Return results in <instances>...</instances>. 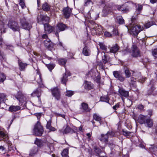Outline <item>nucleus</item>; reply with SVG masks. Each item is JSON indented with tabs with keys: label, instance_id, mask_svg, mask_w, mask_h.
Segmentation results:
<instances>
[{
	"label": "nucleus",
	"instance_id": "f257e3e1",
	"mask_svg": "<svg viewBox=\"0 0 157 157\" xmlns=\"http://www.w3.org/2000/svg\"><path fill=\"white\" fill-rule=\"evenodd\" d=\"M134 20L136 19H133L132 21V18L131 19L132 24L129 26L130 29L129 30L131 34L134 36H136L139 33L143 30V28L140 25H136L133 23Z\"/></svg>",
	"mask_w": 157,
	"mask_h": 157
},
{
	"label": "nucleus",
	"instance_id": "f03ea898",
	"mask_svg": "<svg viewBox=\"0 0 157 157\" xmlns=\"http://www.w3.org/2000/svg\"><path fill=\"white\" fill-rule=\"evenodd\" d=\"M115 133L112 131H109L105 134H101L98 137L99 140L102 142L106 143L108 141L109 137H113L114 136Z\"/></svg>",
	"mask_w": 157,
	"mask_h": 157
},
{
	"label": "nucleus",
	"instance_id": "7ed1b4c3",
	"mask_svg": "<svg viewBox=\"0 0 157 157\" xmlns=\"http://www.w3.org/2000/svg\"><path fill=\"white\" fill-rule=\"evenodd\" d=\"M44 131L43 126L41 125L40 122L38 121L33 129V134L38 136H41Z\"/></svg>",
	"mask_w": 157,
	"mask_h": 157
},
{
	"label": "nucleus",
	"instance_id": "20e7f679",
	"mask_svg": "<svg viewBox=\"0 0 157 157\" xmlns=\"http://www.w3.org/2000/svg\"><path fill=\"white\" fill-rule=\"evenodd\" d=\"M88 77H91L97 82L99 83L101 77L99 73L96 70H91L87 74Z\"/></svg>",
	"mask_w": 157,
	"mask_h": 157
},
{
	"label": "nucleus",
	"instance_id": "39448f33",
	"mask_svg": "<svg viewBox=\"0 0 157 157\" xmlns=\"http://www.w3.org/2000/svg\"><path fill=\"white\" fill-rule=\"evenodd\" d=\"M8 25V27L13 31H18L20 30V27L18 23L15 21H9Z\"/></svg>",
	"mask_w": 157,
	"mask_h": 157
},
{
	"label": "nucleus",
	"instance_id": "423d86ee",
	"mask_svg": "<svg viewBox=\"0 0 157 157\" xmlns=\"http://www.w3.org/2000/svg\"><path fill=\"white\" fill-rule=\"evenodd\" d=\"M131 50V55L133 57L136 58L141 56L140 51L136 46L133 45Z\"/></svg>",
	"mask_w": 157,
	"mask_h": 157
},
{
	"label": "nucleus",
	"instance_id": "0eeeda50",
	"mask_svg": "<svg viewBox=\"0 0 157 157\" xmlns=\"http://www.w3.org/2000/svg\"><path fill=\"white\" fill-rule=\"evenodd\" d=\"M66 28L67 26L64 24L62 23L58 24L56 26V30L55 31L56 36L57 37H59V33L60 31L64 30Z\"/></svg>",
	"mask_w": 157,
	"mask_h": 157
},
{
	"label": "nucleus",
	"instance_id": "6e6552de",
	"mask_svg": "<svg viewBox=\"0 0 157 157\" xmlns=\"http://www.w3.org/2000/svg\"><path fill=\"white\" fill-rule=\"evenodd\" d=\"M21 23L22 28L28 30H29L32 27L31 24L26 21L25 18L23 17L21 19Z\"/></svg>",
	"mask_w": 157,
	"mask_h": 157
},
{
	"label": "nucleus",
	"instance_id": "1a4fd4ad",
	"mask_svg": "<svg viewBox=\"0 0 157 157\" xmlns=\"http://www.w3.org/2000/svg\"><path fill=\"white\" fill-rule=\"evenodd\" d=\"M117 10L124 13L128 12L130 10V7L126 4L117 6Z\"/></svg>",
	"mask_w": 157,
	"mask_h": 157
},
{
	"label": "nucleus",
	"instance_id": "9d476101",
	"mask_svg": "<svg viewBox=\"0 0 157 157\" xmlns=\"http://www.w3.org/2000/svg\"><path fill=\"white\" fill-rule=\"evenodd\" d=\"M136 11L135 13V16H133L132 17V20L133 19H136L137 18V16L138 15L140 14L143 9V6L141 5L137 4L136 5Z\"/></svg>",
	"mask_w": 157,
	"mask_h": 157
},
{
	"label": "nucleus",
	"instance_id": "9b49d317",
	"mask_svg": "<svg viewBox=\"0 0 157 157\" xmlns=\"http://www.w3.org/2000/svg\"><path fill=\"white\" fill-rule=\"evenodd\" d=\"M114 77L121 82H123L125 79V77H123L121 73L117 71H114L113 72Z\"/></svg>",
	"mask_w": 157,
	"mask_h": 157
},
{
	"label": "nucleus",
	"instance_id": "f8f14e48",
	"mask_svg": "<svg viewBox=\"0 0 157 157\" xmlns=\"http://www.w3.org/2000/svg\"><path fill=\"white\" fill-rule=\"evenodd\" d=\"M51 90L53 95L56 99L59 100L60 98V91L58 88L56 87L51 89Z\"/></svg>",
	"mask_w": 157,
	"mask_h": 157
},
{
	"label": "nucleus",
	"instance_id": "ddd939ff",
	"mask_svg": "<svg viewBox=\"0 0 157 157\" xmlns=\"http://www.w3.org/2000/svg\"><path fill=\"white\" fill-rule=\"evenodd\" d=\"M118 95L121 97H126L128 96L129 93L123 88H119L118 90Z\"/></svg>",
	"mask_w": 157,
	"mask_h": 157
},
{
	"label": "nucleus",
	"instance_id": "4468645a",
	"mask_svg": "<svg viewBox=\"0 0 157 157\" xmlns=\"http://www.w3.org/2000/svg\"><path fill=\"white\" fill-rule=\"evenodd\" d=\"M44 44L45 47L49 50H51L53 47V44L49 39H47L44 41Z\"/></svg>",
	"mask_w": 157,
	"mask_h": 157
},
{
	"label": "nucleus",
	"instance_id": "2eb2a0df",
	"mask_svg": "<svg viewBox=\"0 0 157 157\" xmlns=\"http://www.w3.org/2000/svg\"><path fill=\"white\" fill-rule=\"evenodd\" d=\"M104 35L107 37H112L114 36L118 35V33L117 30L113 29L112 33L108 31H105L104 32Z\"/></svg>",
	"mask_w": 157,
	"mask_h": 157
},
{
	"label": "nucleus",
	"instance_id": "dca6fc26",
	"mask_svg": "<svg viewBox=\"0 0 157 157\" xmlns=\"http://www.w3.org/2000/svg\"><path fill=\"white\" fill-rule=\"evenodd\" d=\"M63 12L65 17L66 18H68L71 14V10L67 7L63 9Z\"/></svg>",
	"mask_w": 157,
	"mask_h": 157
},
{
	"label": "nucleus",
	"instance_id": "f3484780",
	"mask_svg": "<svg viewBox=\"0 0 157 157\" xmlns=\"http://www.w3.org/2000/svg\"><path fill=\"white\" fill-rule=\"evenodd\" d=\"M44 27L46 33H50L54 29V28L52 26L48 24H44Z\"/></svg>",
	"mask_w": 157,
	"mask_h": 157
},
{
	"label": "nucleus",
	"instance_id": "a211bd4d",
	"mask_svg": "<svg viewBox=\"0 0 157 157\" xmlns=\"http://www.w3.org/2000/svg\"><path fill=\"white\" fill-rule=\"evenodd\" d=\"M41 90L38 88L31 94V96L33 97L36 96L38 98H40L41 95Z\"/></svg>",
	"mask_w": 157,
	"mask_h": 157
},
{
	"label": "nucleus",
	"instance_id": "6ab92c4d",
	"mask_svg": "<svg viewBox=\"0 0 157 157\" xmlns=\"http://www.w3.org/2000/svg\"><path fill=\"white\" fill-rule=\"evenodd\" d=\"M147 118V116L143 115H140L138 118L139 122L141 124H145L146 120Z\"/></svg>",
	"mask_w": 157,
	"mask_h": 157
},
{
	"label": "nucleus",
	"instance_id": "aec40b11",
	"mask_svg": "<svg viewBox=\"0 0 157 157\" xmlns=\"http://www.w3.org/2000/svg\"><path fill=\"white\" fill-rule=\"evenodd\" d=\"M85 89L87 90H90L94 88V85L90 82L86 81L85 83Z\"/></svg>",
	"mask_w": 157,
	"mask_h": 157
},
{
	"label": "nucleus",
	"instance_id": "412c9836",
	"mask_svg": "<svg viewBox=\"0 0 157 157\" xmlns=\"http://www.w3.org/2000/svg\"><path fill=\"white\" fill-rule=\"evenodd\" d=\"M81 109H83L84 111L87 112H89L90 110V109L88 107V105L84 102L82 103L81 104Z\"/></svg>",
	"mask_w": 157,
	"mask_h": 157
},
{
	"label": "nucleus",
	"instance_id": "4be33fe9",
	"mask_svg": "<svg viewBox=\"0 0 157 157\" xmlns=\"http://www.w3.org/2000/svg\"><path fill=\"white\" fill-rule=\"evenodd\" d=\"M37 19L38 20H39L40 19H41L43 22H44V21L46 22H48L49 20V18L48 17L41 15L38 16Z\"/></svg>",
	"mask_w": 157,
	"mask_h": 157
},
{
	"label": "nucleus",
	"instance_id": "5701e85b",
	"mask_svg": "<svg viewBox=\"0 0 157 157\" xmlns=\"http://www.w3.org/2000/svg\"><path fill=\"white\" fill-rule=\"evenodd\" d=\"M83 54L85 56H89L90 54V51L88 47L85 46L83 49Z\"/></svg>",
	"mask_w": 157,
	"mask_h": 157
},
{
	"label": "nucleus",
	"instance_id": "b1692460",
	"mask_svg": "<svg viewBox=\"0 0 157 157\" xmlns=\"http://www.w3.org/2000/svg\"><path fill=\"white\" fill-rule=\"evenodd\" d=\"M21 94L19 98H17V99L19 100L20 102H23V101H26L28 98V97L25 94H23L21 93H19Z\"/></svg>",
	"mask_w": 157,
	"mask_h": 157
},
{
	"label": "nucleus",
	"instance_id": "393cba45",
	"mask_svg": "<svg viewBox=\"0 0 157 157\" xmlns=\"http://www.w3.org/2000/svg\"><path fill=\"white\" fill-rule=\"evenodd\" d=\"M36 78H38V79L36 80L37 83L39 84V86L40 88H43L44 87V85L41 79V77L40 75H38L36 76Z\"/></svg>",
	"mask_w": 157,
	"mask_h": 157
},
{
	"label": "nucleus",
	"instance_id": "a878e982",
	"mask_svg": "<svg viewBox=\"0 0 157 157\" xmlns=\"http://www.w3.org/2000/svg\"><path fill=\"white\" fill-rule=\"evenodd\" d=\"M116 21L119 24H122L124 23V20L122 17L120 15L117 16L115 18Z\"/></svg>",
	"mask_w": 157,
	"mask_h": 157
},
{
	"label": "nucleus",
	"instance_id": "bb28decb",
	"mask_svg": "<svg viewBox=\"0 0 157 157\" xmlns=\"http://www.w3.org/2000/svg\"><path fill=\"white\" fill-rule=\"evenodd\" d=\"M42 9L45 11H49L50 10V6L47 2L44 3L42 5Z\"/></svg>",
	"mask_w": 157,
	"mask_h": 157
},
{
	"label": "nucleus",
	"instance_id": "cd10ccee",
	"mask_svg": "<svg viewBox=\"0 0 157 157\" xmlns=\"http://www.w3.org/2000/svg\"><path fill=\"white\" fill-rule=\"evenodd\" d=\"M119 49V47L116 44L114 46L111 47L110 49V52L111 53H115L118 51Z\"/></svg>",
	"mask_w": 157,
	"mask_h": 157
},
{
	"label": "nucleus",
	"instance_id": "c85d7f7f",
	"mask_svg": "<svg viewBox=\"0 0 157 157\" xmlns=\"http://www.w3.org/2000/svg\"><path fill=\"white\" fill-rule=\"evenodd\" d=\"M111 8L108 7L107 6H105L103 10V13H104V16H105L107 14L109 13L111 10Z\"/></svg>",
	"mask_w": 157,
	"mask_h": 157
},
{
	"label": "nucleus",
	"instance_id": "c756f323",
	"mask_svg": "<svg viewBox=\"0 0 157 157\" xmlns=\"http://www.w3.org/2000/svg\"><path fill=\"white\" fill-rule=\"evenodd\" d=\"M93 150L96 156H100V154L101 152V151L100 148L96 146H94Z\"/></svg>",
	"mask_w": 157,
	"mask_h": 157
},
{
	"label": "nucleus",
	"instance_id": "7c9ffc66",
	"mask_svg": "<svg viewBox=\"0 0 157 157\" xmlns=\"http://www.w3.org/2000/svg\"><path fill=\"white\" fill-rule=\"evenodd\" d=\"M145 124H146L147 126L149 128H151L153 125V121L151 119L147 118Z\"/></svg>",
	"mask_w": 157,
	"mask_h": 157
},
{
	"label": "nucleus",
	"instance_id": "2f4dec72",
	"mask_svg": "<svg viewBox=\"0 0 157 157\" xmlns=\"http://www.w3.org/2000/svg\"><path fill=\"white\" fill-rule=\"evenodd\" d=\"M20 109V107L18 106H11L9 108V110L11 112H14Z\"/></svg>",
	"mask_w": 157,
	"mask_h": 157
},
{
	"label": "nucleus",
	"instance_id": "473e14b6",
	"mask_svg": "<svg viewBox=\"0 0 157 157\" xmlns=\"http://www.w3.org/2000/svg\"><path fill=\"white\" fill-rule=\"evenodd\" d=\"M35 144H36L39 147H41L44 145L43 141L42 140L37 138L36 139L35 141Z\"/></svg>",
	"mask_w": 157,
	"mask_h": 157
},
{
	"label": "nucleus",
	"instance_id": "72a5a7b5",
	"mask_svg": "<svg viewBox=\"0 0 157 157\" xmlns=\"http://www.w3.org/2000/svg\"><path fill=\"white\" fill-rule=\"evenodd\" d=\"M94 29L96 33L100 32L102 30V27L101 25H98L97 24H95L94 27Z\"/></svg>",
	"mask_w": 157,
	"mask_h": 157
},
{
	"label": "nucleus",
	"instance_id": "f704fd0d",
	"mask_svg": "<svg viewBox=\"0 0 157 157\" xmlns=\"http://www.w3.org/2000/svg\"><path fill=\"white\" fill-rule=\"evenodd\" d=\"M67 60V59H66L61 58L59 59L58 62L59 64L60 65L65 66Z\"/></svg>",
	"mask_w": 157,
	"mask_h": 157
},
{
	"label": "nucleus",
	"instance_id": "c9c22d12",
	"mask_svg": "<svg viewBox=\"0 0 157 157\" xmlns=\"http://www.w3.org/2000/svg\"><path fill=\"white\" fill-rule=\"evenodd\" d=\"M124 70V73L127 78H129L132 76V73L130 72L128 68H125Z\"/></svg>",
	"mask_w": 157,
	"mask_h": 157
},
{
	"label": "nucleus",
	"instance_id": "e433bc0d",
	"mask_svg": "<svg viewBox=\"0 0 157 157\" xmlns=\"http://www.w3.org/2000/svg\"><path fill=\"white\" fill-rule=\"evenodd\" d=\"M6 76L3 73H0V83L3 82L6 79Z\"/></svg>",
	"mask_w": 157,
	"mask_h": 157
},
{
	"label": "nucleus",
	"instance_id": "4c0bfd02",
	"mask_svg": "<svg viewBox=\"0 0 157 157\" xmlns=\"http://www.w3.org/2000/svg\"><path fill=\"white\" fill-rule=\"evenodd\" d=\"M68 150L67 149L63 150L61 155L63 157H68Z\"/></svg>",
	"mask_w": 157,
	"mask_h": 157
},
{
	"label": "nucleus",
	"instance_id": "58836bf2",
	"mask_svg": "<svg viewBox=\"0 0 157 157\" xmlns=\"http://www.w3.org/2000/svg\"><path fill=\"white\" fill-rule=\"evenodd\" d=\"M18 63L20 69L22 70L24 69L27 66V64L26 63H23L19 61Z\"/></svg>",
	"mask_w": 157,
	"mask_h": 157
},
{
	"label": "nucleus",
	"instance_id": "ea45409f",
	"mask_svg": "<svg viewBox=\"0 0 157 157\" xmlns=\"http://www.w3.org/2000/svg\"><path fill=\"white\" fill-rule=\"evenodd\" d=\"M0 137L3 138L5 139H8V135L3 131H0Z\"/></svg>",
	"mask_w": 157,
	"mask_h": 157
},
{
	"label": "nucleus",
	"instance_id": "a19ab883",
	"mask_svg": "<svg viewBox=\"0 0 157 157\" xmlns=\"http://www.w3.org/2000/svg\"><path fill=\"white\" fill-rule=\"evenodd\" d=\"M67 73H65L63 75V78L61 79V82L63 83H65L67 80V76L66 75Z\"/></svg>",
	"mask_w": 157,
	"mask_h": 157
},
{
	"label": "nucleus",
	"instance_id": "79ce46f5",
	"mask_svg": "<svg viewBox=\"0 0 157 157\" xmlns=\"http://www.w3.org/2000/svg\"><path fill=\"white\" fill-rule=\"evenodd\" d=\"M154 22L153 21H151L148 22L147 23H146L144 25V27L146 28H148L151 27L153 25H154Z\"/></svg>",
	"mask_w": 157,
	"mask_h": 157
},
{
	"label": "nucleus",
	"instance_id": "37998d69",
	"mask_svg": "<svg viewBox=\"0 0 157 157\" xmlns=\"http://www.w3.org/2000/svg\"><path fill=\"white\" fill-rule=\"evenodd\" d=\"M93 118L95 121H100L101 120V118L96 114H94L93 116Z\"/></svg>",
	"mask_w": 157,
	"mask_h": 157
},
{
	"label": "nucleus",
	"instance_id": "c03bdc74",
	"mask_svg": "<svg viewBox=\"0 0 157 157\" xmlns=\"http://www.w3.org/2000/svg\"><path fill=\"white\" fill-rule=\"evenodd\" d=\"M74 91L71 90H67L66 93V95L68 97H71L74 94Z\"/></svg>",
	"mask_w": 157,
	"mask_h": 157
},
{
	"label": "nucleus",
	"instance_id": "a18cd8bd",
	"mask_svg": "<svg viewBox=\"0 0 157 157\" xmlns=\"http://www.w3.org/2000/svg\"><path fill=\"white\" fill-rule=\"evenodd\" d=\"M47 67L50 71H51L55 67V65L53 63H49L46 65Z\"/></svg>",
	"mask_w": 157,
	"mask_h": 157
},
{
	"label": "nucleus",
	"instance_id": "49530a36",
	"mask_svg": "<svg viewBox=\"0 0 157 157\" xmlns=\"http://www.w3.org/2000/svg\"><path fill=\"white\" fill-rule=\"evenodd\" d=\"M71 130V128L67 126L64 130L63 133L65 134H67L70 132Z\"/></svg>",
	"mask_w": 157,
	"mask_h": 157
},
{
	"label": "nucleus",
	"instance_id": "de8ad7c7",
	"mask_svg": "<svg viewBox=\"0 0 157 157\" xmlns=\"http://www.w3.org/2000/svg\"><path fill=\"white\" fill-rule=\"evenodd\" d=\"M0 30H2L3 33H4L6 32V29L4 28V24L3 22L0 20Z\"/></svg>",
	"mask_w": 157,
	"mask_h": 157
},
{
	"label": "nucleus",
	"instance_id": "09e8293b",
	"mask_svg": "<svg viewBox=\"0 0 157 157\" xmlns=\"http://www.w3.org/2000/svg\"><path fill=\"white\" fill-rule=\"evenodd\" d=\"M37 151L38 150L36 148H35L33 149H32L31 150V151L30 153V155H33L34 154H36Z\"/></svg>",
	"mask_w": 157,
	"mask_h": 157
},
{
	"label": "nucleus",
	"instance_id": "8fccbe9b",
	"mask_svg": "<svg viewBox=\"0 0 157 157\" xmlns=\"http://www.w3.org/2000/svg\"><path fill=\"white\" fill-rule=\"evenodd\" d=\"M123 134L125 136H130V134L131 133L130 132L127 131H125L124 130H123Z\"/></svg>",
	"mask_w": 157,
	"mask_h": 157
},
{
	"label": "nucleus",
	"instance_id": "3c124183",
	"mask_svg": "<svg viewBox=\"0 0 157 157\" xmlns=\"http://www.w3.org/2000/svg\"><path fill=\"white\" fill-rule=\"evenodd\" d=\"M153 56L155 57H157V50L154 49L152 51Z\"/></svg>",
	"mask_w": 157,
	"mask_h": 157
},
{
	"label": "nucleus",
	"instance_id": "603ef678",
	"mask_svg": "<svg viewBox=\"0 0 157 157\" xmlns=\"http://www.w3.org/2000/svg\"><path fill=\"white\" fill-rule=\"evenodd\" d=\"M91 3L93 4L91 0H86L85 2L84 5L85 6H87Z\"/></svg>",
	"mask_w": 157,
	"mask_h": 157
},
{
	"label": "nucleus",
	"instance_id": "864d4df0",
	"mask_svg": "<svg viewBox=\"0 0 157 157\" xmlns=\"http://www.w3.org/2000/svg\"><path fill=\"white\" fill-rule=\"evenodd\" d=\"M3 33L2 30H0V45H1L2 44L3 42V40L1 36V35H2V33Z\"/></svg>",
	"mask_w": 157,
	"mask_h": 157
},
{
	"label": "nucleus",
	"instance_id": "5fc2aeb1",
	"mask_svg": "<svg viewBox=\"0 0 157 157\" xmlns=\"http://www.w3.org/2000/svg\"><path fill=\"white\" fill-rule=\"evenodd\" d=\"M6 48L12 50L13 49V46L10 44H6Z\"/></svg>",
	"mask_w": 157,
	"mask_h": 157
},
{
	"label": "nucleus",
	"instance_id": "6e6d98bb",
	"mask_svg": "<svg viewBox=\"0 0 157 157\" xmlns=\"http://www.w3.org/2000/svg\"><path fill=\"white\" fill-rule=\"evenodd\" d=\"M120 105L119 103L116 104L115 105L113 106V108L114 110H117L118 108L120 107Z\"/></svg>",
	"mask_w": 157,
	"mask_h": 157
},
{
	"label": "nucleus",
	"instance_id": "4d7b16f0",
	"mask_svg": "<svg viewBox=\"0 0 157 157\" xmlns=\"http://www.w3.org/2000/svg\"><path fill=\"white\" fill-rule=\"evenodd\" d=\"M51 120H49L48 121H47V124L46 126V127L47 129H48V128H49L51 126Z\"/></svg>",
	"mask_w": 157,
	"mask_h": 157
},
{
	"label": "nucleus",
	"instance_id": "13d9d810",
	"mask_svg": "<svg viewBox=\"0 0 157 157\" xmlns=\"http://www.w3.org/2000/svg\"><path fill=\"white\" fill-rule=\"evenodd\" d=\"M130 87L131 88H136V86L135 85V82H134L130 84Z\"/></svg>",
	"mask_w": 157,
	"mask_h": 157
},
{
	"label": "nucleus",
	"instance_id": "bf43d9fd",
	"mask_svg": "<svg viewBox=\"0 0 157 157\" xmlns=\"http://www.w3.org/2000/svg\"><path fill=\"white\" fill-rule=\"evenodd\" d=\"M19 4L22 8H24L25 7L24 2H19Z\"/></svg>",
	"mask_w": 157,
	"mask_h": 157
},
{
	"label": "nucleus",
	"instance_id": "052dcab7",
	"mask_svg": "<svg viewBox=\"0 0 157 157\" xmlns=\"http://www.w3.org/2000/svg\"><path fill=\"white\" fill-rule=\"evenodd\" d=\"M100 47L101 49L103 50H106L107 48L104 45L102 44H101L100 45Z\"/></svg>",
	"mask_w": 157,
	"mask_h": 157
},
{
	"label": "nucleus",
	"instance_id": "680f3d73",
	"mask_svg": "<svg viewBox=\"0 0 157 157\" xmlns=\"http://www.w3.org/2000/svg\"><path fill=\"white\" fill-rule=\"evenodd\" d=\"M138 108L139 109L142 110L144 109V106L143 105L140 104L138 105Z\"/></svg>",
	"mask_w": 157,
	"mask_h": 157
},
{
	"label": "nucleus",
	"instance_id": "e2e57ef3",
	"mask_svg": "<svg viewBox=\"0 0 157 157\" xmlns=\"http://www.w3.org/2000/svg\"><path fill=\"white\" fill-rule=\"evenodd\" d=\"M48 129H49L50 131H54L55 130V128L52 126H51L49 128H48Z\"/></svg>",
	"mask_w": 157,
	"mask_h": 157
},
{
	"label": "nucleus",
	"instance_id": "0e129e2a",
	"mask_svg": "<svg viewBox=\"0 0 157 157\" xmlns=\"http://www.w3.org/2000/svg\"><path fill=\"white\" fill-rule=\"evenodd\" d=\"M42 37L43 39H46L48 38V36L46 34H44L42 35Z\"/></svg>",
	"mask_w": 157,
	"mask_h": 157
},
{
	"label": "nucleus",
	"instance_id": "69168bd1",
	"mask_svg": "<svg viewBox=\"0 0 157 157\" xmlns=\"http://www.w3.org/2000/svg\"><path fill=\"white\" fill-rule=\"evenodd\" d=\"M6 148L4 147L1 146H0V150L3 151L4 150H5Z\"/></svg>",
	"mask_w": 157,
	"mask_h": 157
},
{
	"label": "nucleus",
	"instance_id": "338daca9",
	"mask_svg": "<svg viewBox=\"0 0 157 157\" xmlns=\"http://www.w3.org/2000/svg\"><path fill=\"white\" fill-rule=\"evenodd\" d=\"M103 62L105 64L107 62V58H102Z\"/></svg>",
	"mask_w": 157,
	"mask_h": 157
},
{
	"label": "nucleus",
	"instance_id": "774afa93",
	"mask_svg": "<svg viewBox=\"0 0 157 157\" xmlns=\"http://www.w3.org/2000/svg\"><path fill=\"white\" fill-rule=\"evenodd\" d=\"M152 111L151 110H149L148 111V114L151 116L152 114Z\"/></svg>",
	"mask_w": 157,
	"mask_h": 157
}]
</instances>
